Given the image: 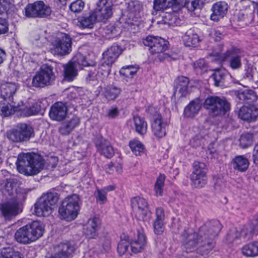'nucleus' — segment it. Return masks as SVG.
Returning <instances> with one entry per match:
<instances>
[{"label":"nucleus","mask_w":258,"mask_h":258,"mask_svg":"<svg viewBox=\"0 0 258 258\" xmlns=\"http://www.w3.org/2000/svg\"><path fill=\"white\" fill-rule=\"evenodd\" d=\"M222 226L218 220L206 222L200 229L199 233H188L184 230L182 236L185 238L184 245L189 251L196 249L198 253L207 255L214 247L215 238L221 231Z\"/></svg>","instance_id":"1"},{"label":"nucleus","mask_w":258,"mask_h":258,"mask_svg":"<svg viewBox=\"0 0 258 258\" xmlns=\"http://www.w3.org/2000/svg\"><path fill=\"white\" fill-rule=\"evenodd\" d=\"M16 165L20 173L31 176L39 173L43 169L44 164L40 156L27 153H21L18 155Z\"/></svg>","instance_id":"2"},{"label":"nucleus","mask_w":258,"mask_h":258,"mask_svg":"<svg viewBox=\"0 0 258 258\" xmlns=\"http://www.w3.org/2000/svg\"><path fill=\"white\" fill-rule=\"evenodd\" d=\"M44 226L40 222L35 221L19 228L15 232V240L21 244H28L42 236Z\"/></svg>","instance_id":"3"},{"label":"nucleus","mask_w":258,"mask_h":258,"mask_svg":"<svg viewBox=\"0 0 258 258\" xmlns=\"http://www.w3.org/2000/svg\"><path fill=\"white\" fill-rule=\"evenodd\" d=\"M143 43L149 47L150 53L155 55V61H163L165 60L170 61L172 58L168 54L164 53L168 47V42L157 36L149 35L143 39Z\"/></svg>","instance_id":"4"},{"label":"nucleus","mask_w":258,"mask_h":258,"mask_svg":"<svg viewBox=\"0 0 258 258\" xmlns=\"http://www.w3.org/2000/svg\"><path fill=\"white\" fill-rule=\"evenodd\" d=\"M80 203L79 197L77 195L66 198L59 208L58 213L60 218L67 221L75 219L80 209Z\"/></svg>","instance_id":"5"},{"label":"nucleus","mask_w":258,"mask_h":258,"mask_svg":"<svg viewBox=\"0 0 258 258\" xmlns=\"http://www.w3.org/2000/svg\"><path fill=\"white\" fill-rule=\"evenodd\" d=\"M206 0H182L180 3L178 0H154L153 9L156 12L164 11L177 3L181 7L185 8L188 11L193 12L198 9H201L206 3Z\"/></svg>","instance_id":"6"},{"label":"nucleus","mask_w":258,"mask_h":258,"mask_svg":"<svg viewBox=\"0 0 258 258\" xmlns=\"http://www.w3.org/2000/svg\"><path fill=\"white\" fill-rule=\"evenodd\" d=\"M204 107L213 117L224 115L230 109V104L225 98L218 96L208 97Z\"/></svg>","instance_id":"7"},{"label":"nucleus","mask_w":258,"mask_h":258,"mask_svg":"<svg viewBox=\"0 0 258 258\" xmlns=\"http://www.w3.org/2000/svg\"><path fill=\"white\" fill-rule=\"evenodd\" d=\"M58 195L55 192H48L42 196L35 204V212L37 216H47L50 214L53 207L57 203Z\"/></svg>","instance_id":"8"},{"label":"nucleus","mask_w":258,"mask_h":258,"mask_svg":"<svg viewBox=\"0 0 258 258\" xmlns=\"http://www.w3.org/2000/svg\"><path fill=\"white\" fill-rule=\"evenodd\" d=\"M72 39L65 33L58 34L51 42L50 52L54 55L64 56L69 54L72 51Z\"/></svg>","instance_id":"9"},{"label":"nucleus","mask_w":258,"mask_h":258,"mask_svg":"<svg viewBox=\"0 0 258 258\" xmlns=\"http://www.w3.org/2000/svg\"><path fill=\"white\" fill-rule=\"evenodd\" d=\"M34 137L33 127L25 123H18L16 127L7 133V137L13 142H24Z\"/></svg>","instance_id":"10"},{"label":"nucleus","mask_w":258,"mask_h":258,"mask_svg":"<svg viewBox=\"0 0 258 258\" xmlns=\"http://www.w3.org/2000/svg\"><path fill=\"white\" fill-rule=\"evenodd\" d=\"M218 47L219 51L214 52V55L217 56L221 61H227L229 66L232 70H237L241 67V55L239 49L231 47L225 53H222L223 46L220 45Z\"/></svg>","instance_id":"11"},{"label":"nucleus","mask_w":258,"mask_h":258,"mask_svg":"<svg viewBox=\"0 0 258 258\" xmlns=\"http://www.w3.org/2000/svg\"><path fill=\"white\" fill-rule=\"evenodd\" d=\"M55 78L53 68L45 64L41 66L40 71L34 76L32 85L36 88H42L51 84Z\"/></svg>","instance_id":"12"},{"label":"nucleus","mask_w":258,"mask_h":258,"mask_svg":"<svg viewBox=\"0 0 258 258\" xmlns=\"http://www.w3.org/2000/svg\"><path fill=\"white\" fill-rule=\"evenodd\" d=\"M131 206L135 212V217L138 221L149 222L151 218V213L149 210L146 200L140 197H136L131 199Z\"/></svg>","instance_id":"13"},{"label":"nucleus","mask_w":258,"mask_h":258,"mask_svg":"<svg viewBox=\"0 0 258 258\" xmlns=\"http://www.w3.org/2000/svg\"><path fill=\"white\" fill-rule=\"evenodd\" d=\"M47 106V101L45 99L31 103L28 102L24 104L21 101L19 102L18 111L20 112L21 116L28 117L44 112Z\"/></svg>","instance_id":"14"},{"label":"nucleus","mask_w":258,"mask_h":258,"mask_svg":"<svg viewBox=\"0 0 258 258\" xmlns=\"http://www.w3.org/2000/svg\"><path fill=\"white\" fill-rule=\"evenodd\" d=\"M51 13V8L41 1L28 4L23 11V14L27 18H46Z\"/></svg>","instance_id":"15"},{"label":"nucleus","mask_w":258,"mask_h":258,"mask_svg":"<svg viewBox=\"0 0 258 258\" xmlns=\"http://www.w3.org/2000/svg\"><path fill=\"white\" fill-rule=\"evenodd\" d=\"M122 49L121 47L114 43L103 53L102 67H104L103 73L106 76H108L111 71L112 64L115 61L118 56L121 54Z\"/></svg>","instance_id":"16"},{"label":"nucleus","mask_w":258,"mask_h":258,"mask_svg":"<svg viewBox=\"0 0 258 258\" xmlns=\"http://www.w3.org/2000/svg\"><path fill=\"white\" fill-rule=\"evenodd\" d=\"M192 167L193 171L190 176L192 185L196 188H201L207 182L206 165L203 162L195 161Z\"/></svg>","instance_id":"17"},{"label":"nucleus","mask_w":258,"mask_h":258,"mask_svg":"<svg viewBox=\"0 0 258 258\" xmlns=\"http://www.w3.org/2000/svg\"><path fill=\"white\" fill-rule=\"evenodd\" d=\"M256 236L255 228L251 225L245 227L240 232L236 228H233L230 230L226 236V241L228 243H232L241 236L246 241L252 238L253 235Z\"/></svg>","instance_id":"18"},{"label":"nucleus","mask_w":258,"mask_h":258,"mask_svg":"<svg viewBox=\"0 0 258 258\" xmlns=\"http://www.w3.org/2000/svg\"><path fill=\"white\" fill-rule=\"evenodd\" d=\"M113 4L111 0H99L93 11L98 21L107 20L112 15Z\"/></svg>","instance_id":"19"},{"label":"nucleus","mask_w":258,"mask_h":258,"mask_svg":"<svg viewBox=\"0 0 258 258\" xmlns=\"http://www.w3.org/2000/svg\"><path fill=\"white\" fill-rule=\"evenodd\" d=\"M0 210L6 220H10L22 211L21 206L16 201L4 203L0 206Z\"/></svg>","instance_id":"20"},{"label":"nucleus","mask_w":258,"mask_h":258,"mask_svg":"<svg viewBox=\"0 0 258 258\" xmlns=\"http://www.w3.org/2000/svg\"><path fill=\"white\" fill-rule=\"evenodd\" d=\"M97 151L101 155L107 158H112L114 154V151L110 143L101 136H97L94 140Z\"/></svg>","instance_id":"21"},{"label":"nucleus","mask_w":258,"mask_h":258,"mask_svg":"<svg viewBox=\"0 0 258 258\" xmlns=\"http://www.w3.org/2000/svg\"><path fill=\"white\" fill-rule=\"evenodd\" d=\"M76 248L73 242L61 243L58 245L55 252L49 258H71Z\"/></svg>","instance_id":"22"},{"label":"nucleus","mask_w":258,"mask_h":258,"mask_svg":"<svg viewBox=\"0 0 258 258\" xmlns=\"http://www.w3.org/2000/svg\"><path fill=\"white\" fill-rule=\"evenodd\" d=\"M67 112L68 108L66 104L62 102H57L51 106L49 115L52 120L60 121L65 119Z\"/></svg>","instance_id":"23"},{"label":"nucleus","mask_w":258,"mask_h":258,"mask_svg":"<svg viewBox=\"0 0 258 258\" xmlns=\"http://www.w3.org/2000/svg\"><path fill=\"white\" fill-rule=\"evenodd\" d=\"M167 124V122L163 120L160 114H155L151 124L152 130L154 135L158 138L164 137L166 135V127Z\"/></svg>","instance_id":"24"},{"label":"nucleus","mask_w":258,"mask_h":258,"mask_svg":"<svg viewBox=\"0 0 258 258\" xmlns=\"http://www.w3.org/2000/svg\"><path fill=\"white\" fill-rule=\"evenodd\" d=\"M228 9V6L224 2H219L215 3L212 7V13L210 16L212 21L218 22L223 18L226 15Z\"/></svg>","instance_id":"25"},{"label":"nucleus","mask_w":258,"mask_h":258,"mask_svg":"<svg viewBox=\"0 0 258 258\" xmlns=\"http://www.w3.org/2000/svg\"><path fill=\"white\" fill-rule=\"evenodd\" d=\"M19 89L17 84L13 82H3L0 86L1 96L5 100L13 102L14 95Z\"/></svg>","instance_id":"26"},{"label":"nucleus","mask_w":258,"mask_h":258,"mask_svg":"<svg viewBox=\"0 0 258 258\" xmlns=\"http://www.w3.org/2000/svg\"><path fill=\"white\" fill-rule=\"evenodd\" d=\"M100 224V220L98 217H94L90 219L84 226V234L88 238H95L97 236V231Z\"/></svg>","instance_id":"27"},{"label":"nucleus","mask_w":258,"mask_h":258,"mask_svg":"<svg viewBox=\"0 0 258 258\" xmlns=\"http://www.w3.org/2000/svg\"><path fill=\"white\" fill-rule=\"evenodd\" d=\"M132 252L138 253L142 252L146 245V238L143 230L138 231L137 238L130 240Z\"/></svg>","instance_id":"28"},{"label":"nucleus","mask_w":258,"mask_h":258,"mask_svg":"<svg viewBox=\"0 0 258 258\" xmlns=\"http://www.w3.org/2000/svg\"><path fill=\"white\" fill-rule=\"evenodd\" d=\"M77 25L82 29H92L98 21V18L92 11L79 16L77 19Z\"/></svg>","instance_id":"29"},{"label":"nucleus","mask_w":258,"mask_h":258,"mask_svg":"<svg viewBox=\"0 0 258 258\" xmlns=\"http://www.w3.org/2000/svg\"><path fill=\"white\" fill-rule=\"evenodd\" d=\"M238 115L239 118L242 120L254 121L256 120L258 116V109L253 105L249 108L242 106L240 108Z\"/></svg>","instance_id":"30"},{"label":"nucleus","mask_w":258,"mask_h":258,"mask_svg":"<svg viewBox=\"0 0 258 258\" xmlns=\"http://www.w3.org/2000/svg\"><path fill=\"white\" fill-rule=\"evenodd\" d=\"M189 82V79L187 77H178L174 83V94H179L181 97L185 96L188 93Z\"/></svg>","instance_id":"31"},{"label":"nucleus","mask_w":258,"mask_h":258,"mask_svg":"<svg viewBox=\"0 0 258 258\" xmlns=\"http://www.w3.org/2000/svg\"><path fill=\"white\" fill-rule=\"evenodd\" d=\"M182 39L184 45L188 47H196L200 41L199 35L194 29L187 30Z\"/></svg>","instance_id":"32"},{"label":"nucleus","mask_w":258,"mask_h":258,"mask_svg":"<svg viewBox=\"0 0 258 258\" xmlns=\"http://www.w3.org/2000/svg\"><path fill=\"white\" fill-rule=\"evenodd\" d=\"M13 179L0 177V191L5 196H12L15 191Z\"/></svg>","instance_id":"33"},{"label":"nucleus","mask_w":258,"mask_h":258,"mask_svg":"<svg viewBox=\"0 0 258 258\" xmlns=\"http://www.w3.org/2000/svg\"><path fill=\"white\" fill-rule=\"evenodd\" d=\"M104 70V67L101 64L99 67L93 66L91 68L87 70V74L86 76V81L90 83L91 82H94L97 81L100 78V76H104L107 77L105 74H102Z\"/></svg>","instance_id":"34"},{"label":"nucleus","mask_w":258,"mask_h":258,"mask_svg":"<svg viewBox=\"0 0 258 258\" xmlns=\"http://www.w3.org/2000/svg\"><path fill=\"white\" fill-rule=\"evenodd\" d=\"M15 10L13 0H0V15L8 18L13 15Z\"/></svg>","instance_id":"35"},{"label":"nucleus","mask_w":258,"mask_h":258,"mask_svg":"<svg viewBox=\"0 0 258 258\" xmlns=\"http://www.w3.org/2000/svg\"><path fill=\"white\" fill-rule=\"evenodd\" d=\"M78 75V68L72 62L63 65V76L65 81L72 82Z\"/></svg>","instance_id":"36"},{"label":"nucleus","mask_w":258,"mask_h":258,"mask_svg":"<svg viewBox=\"0 0 258 258\" xmlns=\"http://www.w3.org/2000/svg\"><path fill=\"white\" fill-rule=\"evenodd\" d=\"M201 108V104L199 100H194L186 106L184 110V114L187 117H194L200 111Z\"/></svg>","instance_id":"37"},{"label":"nucleus","mask_w":258,"mask_h":258,"mask_svg":"<svg viewBox=\"0 0 258 258\" xmlns=\"http://www.w3.org/2000/svg\"><path fill=\"white\" fill-rule=\"evenodd\" d=\"M79 123V118L76 116H73L70 121L61 125L59 128V132L63 135H67L77 126Z\"/></svg>","instance_id":"38"},{"label":"nucleus","mask_w":258,"mask_h":258,"mask_svg":"<svg viewBox=\"0 0 258 258\" xmlns=\"http://www.w3.org/2000/svg\"><path fill=\"white\" fill-rule=\"evenodd\" d=\"M10 102L11 104L6 102L0 103V109L2 114L5 116H9L16 111H18L19 102L17 103L14 101V100H13V102Z\"/></svg>","instance_id":"39"},{"label":"nucleus","mask_w":258,"mask_h":258,"mask_svg":"<svg viewBox=\"0 0 258 258\" xmlns=\"http://www.w3.org/2000/svg\"><path fill=\"white\" fill-rule=\"evenodd\" d=\"M228 74L225 70H217L215 71L211 76L216 87H222L225 85V82Z\"/></svg>","instance_id":"40"},{"label":"nucleus","mask_w":258,"mask_h":258,"mask_svg":"<svg viewBox=\"0 0 258 258\" xmlns=\"http://www.w3.org/2000/svg\"><path fill=\"white\" fill-rule=\"evenodd\" d=\"M233 168L240 172L245 171L248 167V160L243 156H237L233 160Z\"/></svg>","instance_id":"41"},{"label":"nucleus","mask_w":258,"mask_h":258,"mask_svg":"<svg viewBox=\"0 0 258 258\" xmlns=\"http://www.w3.org/2000/svg\"><path fill=\"white\" fill-rule=\"evenodd\" d=\"M236 96L239 100L247 101L248 103L253 102L257 99L256 93L252 90H239L236 93Z\"/></svg>","instance_id":"42"},{"label":"nucleus","mask_w":258,"mask_h":258,"mask_svg":"<svg viewBox=\"0 0 258 258\" xmlns=\"http://www.w3.org/2000/svg\"><path fill=\"white\" fill-rule=\"evenodd\" d=\"M136 131L139 134L143 135L147 132V123L144 118L139 116L134 117Z\"/></svg>","instance_id":"43"},{"label":"nucleus","mask_w":258,"mask_h":258,"mask_svg":"<svg viewBox=\"0 0 258 258\" xmlns=\"http://www.w3.org/2000/svg\"><path fill=\"white\" fill-rule=\"evenodd\" d=\"M242 254L247 256L253 257L258 255V242L254 241L245 245L242 249Z\"/></svg>","instance_id":"44"},{"label":"nucleus","mask_w":258,"mask_h":258,"mask_svg":"<svg viewBox=\"0 0 258 258\" xmlns=\"http://www.w3.org/2000/svg\"><path fill=\"white\" fill-rule=\"evenodd\" d=\"M254 10L250 13H248V10L240 11L237 15V20L238 21L243 22L245 25L250 24L254 19Z\"/></svg>","instance_id":"45"},{"label":"nucleus","mask_w":258,"mask_h":258,"mask_svg":"<svg viewBox=\"0 0 258 258\" xmlns=\"http://www.w3.org/2000/svg\"><path fill=\"white\" fill-rule=\"evenodd\" d=\"M0 258H23V254L12 248H3L0 252Z\"/></svg>","instance_id":"46"},{"label":"nucleus","mask_w":258,"mask_h":258,"mask_svg":"<svg viewBox=\"0 0 258 258\" xmlns=\"http://www.w3.org/2000/svg\"><path fill=\"white\" fill-rule=\"evenodd\" d=\"M129 146L133 153L136 156H141L145 153L144 146L139 140H134L131 141Z\"/></svg>","instance_id":"47"},{"label":"nucleus","mask_w":258,"mask_h":258,"mask_svg":"<svg viewBox=\"0 0 258 258\" xmlns=\"http://www.w3.org/2000/svg\"><path fill=\"white\" fill-rule=\"evenodd\" d=\"M121 90L120 88L114 86H111L105 90L104 95L108 100H115L120 94Z\"/></svg>","instance_id":"48"},{"label":"nucleus","mask_w":258,"mask_h":258,"mask_svg":"<svg viewBox=\"0 0 258 258\" xmlns=\"http://www.w3.org/2000/svg\"><path fill=\"white\" fill-rule=\"evenodd\" d=\"M121 239L117 245V251L119 255L124 254L130 245V239L128 236H121Z\"/></svg>","instance_id":"49"},{"label":"nucleus","mask_w":258,"mask_h":258,"mask_svg":"<svg viewBox=\"0 0 258 258\" xmlns=\"http://www.w3.org/2000/svg\"><path fill=\"white\" fill-rule=\"evenodd\" d=\"M239 146L242 148H246L251 146L253 142L252 135L249 133L242 134L239 139Z\"/></svg>","instance_id":"50"},{"label":"nucleus","mask_w":258,"mask_h":258,"mask_svg":"<svg viewBox=\"0 0 258 258\" xmlns=\"http://www.w3.org/2000/svg\"><path fill=\"white\" fill-rule=\"evenodd\" d=\"M137 72V69L134 68L133 66L123 67L119 71V74L121 76L130 79H132Z\"/></svg>","instance_id":"51"},{"label":"nucleus","mask_w":258,"mask_h":258,"mask_svg":"<svg viewBox=\"0 0 258 258\" xmlns=\"http://www.w3.org/2000/svg\"><path fill=\"white\" fill-rule=\"evenodd\" d=\"M165 180V176L164 174H160L157 178L154 187L156 196H161L162 195Z\"/></svg>","instance_id":"52"},{"label":"nucleus","mask_w":258,"mask_h":258,"mask_svg":"<svg viewBox=\"0 0 258 258\" xmlns=\"http://www.w3.org/2000/svg\"><path fill=\"white\" fill-rule=\"evenodd\" d=\"M85 3L83 0H76L70 6L71 11L75 13L81 12L84 9Z\"/></svg>","instance_id":"53"},{"label":"nucleus","mask_w":258,"mask_h":258,"mask_svg":"<svg viewBox=\"0 0 258 258\" xmlns=\"http://www.w3.org/2000/svg\"><path fill=\"white\" fill-rule=\"evenodd\" d=\"M71 62L78 68V69L79 68L82 69L83 67L89 66L85 57L81 54L77 55L76 59Z\"/></svg>","instance_id":"54"},{"label":"nucleus","mask_w":258,"mask_h":258,"mask_svg":"<svg viewBox=\"0 0 258 258\" xmlns=\"http://www.w3.org/2000/svg\"><path fill=\"white\" fill-rule=\"evenodd\" d=\"M164 220H154L153 223L154 231L157 235H160L164 230Z\"/></svg>","instance_id":"55"},{"label":"nucleus","mask_w":258,"mask_h":258,"mask_svg":"<svg viewBox=\"0 0 258 258\" xmlns=\"http://www.w3.org/2000/svg\"><path fill=\"white\" fill-rule=\"evenodd\" d=\"M107 194L102 189L97 188L95 192L96 201L100 204H104L107 201Z\"/></svg>","instance_id":"56"},{"label":"nucleus","mask_w":258,"mask_h":258,"mask_svg":"<svg viewBox=\"0 0 258 258\" xmlns=\"http://www.w3.org/2000/svg\"><path fill=\"white\" fill-rule=\"evenodd\" d=\"M100 244L105 252L108 251L111 247L110 238L108 236L101 237L100 239Z\"/></svg>","instance_id":"57"},{"label":"nucleus","mask_w":258,"mask_h":258,"mask_svg":"<svg viewBox=\"0 0 258 258\" xmlns=\"http://www.w3.org/2000/svg\"><path fill=\"white\" fill-rule=\"evenodd\" d=\"M119 114V110L116 106H112L106 111V116L110 119L116 118Z\"/></svg>","instance_id":"58"},{"label":"nucleus","mask_w":258,"mask_h":258,"mask_svg":"<svg viewBox=\"0 0 258 258\" xmlns=\"http://www.w3.org/2000/svg\"><path fill=\"white\" fill-rule=\"evenodd\" d=\"M209 35L215 41H220L223 37V35L220 31L215 29H212L210 30Z\"/></svg>","instance_id":"59"},{"label":"nucleus","mask_w":258,"mask_h":258,"mask_svg":"<svg viewBox=\"0 0 258 258\" xmlns=\"http://www.w3.org/2000/svg\"><path fill=\"white\" fill-rule=\"evenodd\" d=\"M225 187V180L223 178L218 177L214 184V188L217 191H222Z\"/></svg>","instance_id":"60"},{"label":"nucleus","mask_w":258,"mask_h":258,"mask_svg":"<svg viewBox=\"0 0 258 258\" xmlns=\"http://www.w3.org/2000/svg\"><path fill=\"white\" fill-rule=\"evenodd\" d=\"M8 23L6 18H0V35L8 32Z\"/></svg>","instance_id":"61"},{"label":"nucleus","mask_w":258,"mask_h":258,"mask_svg":"<svg viewBox=\"0 0 258 258\" xmlns=\"http://www.w3.org/2000/svg\"><path fill=\"white\" fill-rule=\"evenodd\" d=\"M156 218L155 220H165V213L164 209L161 207L156 209Z\"/></svg>","instance_id":"62"},{"label":"nucleus","mask_w":258,"mask_h":258,"mask_svg":"<svg viewBox=\"0 0 258 258\" xmlns=\"http://www.w3.org/2000/svg\"><path fill=\"white\" fill-rule=\"evenodd\" d=\"M206 66V62L204 59H200L196 62H194L193 64L194 68L195 70L198 71L199 70H202Z\"/></svg>","instance_id":"63"},{"label":"nucleus","mask_w":258,"mask_h":258,"mask_svg":"<svg viewBox=\"0 0 258 258\" xmlns=\"http://www.w3.org/2000/svg\"><path fill=\"white\" fill-rule=\"evenodd\" d=\"M43 38H41L39 36H37L33 40V44L38 47H41L43 44Z\"/></svg>","instance_id":"64"}]
</instances>
